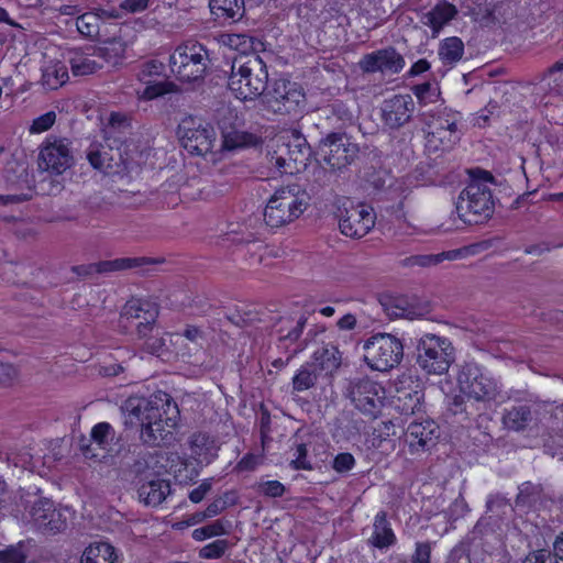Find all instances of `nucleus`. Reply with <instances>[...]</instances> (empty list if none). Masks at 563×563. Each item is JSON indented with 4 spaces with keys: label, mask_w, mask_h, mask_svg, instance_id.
<instances>
[{
    "label": "nucleus",
    "mask_w": 563,
    "mask_h": 563,
    "mask_svg": "<svg viewBox=\"0 0 563 563\" xmlns=\"http://www.w3.org/2000/svg\"><path fill=\"white\" fill-rule=\"evenodd\" d=\"M67 79V68L59 64L46 67L42 76L43 85L49 89H56L65 84Z\"/></svg>",
    "instance_id": "obj_42"
},
{
    "label": "nucleus",
    "mask_w": 563,
    "mask_h": 563,
    "mask_svg": "<svg viewBox=\"0 0 563 563\" xmlns=\"http://www.w3.org/2000/svg\"><path fill=\"white\" fill-rule=\"evenodd\" d=\"M319 373L316 368L306 363L302 365L291 380L292 393H302L316 386Z\"/></svg>",
    "instance_id": "obj_41"
},
{
    "label": "nucleus",
    "mask_w": 563,
    "mask_h": 563,
    "mask_svg": "<svg viewBox=\"0 0 563 563\" xmlns=\"http://www.w3.org/2000/svg\"><path fill=\"white\" fill-rule=\"evenodd\" d=\"M468 400L465 399L463 395L453 396L449 404L448 409L454 416H461L462 419H467L471 412L468 411Z\"/></svg>",
    "instance_id": "obj_50"
},
{
    "label": "nucleus",
    "mask_w": 563,
    "mask_h": 563,
    "mask_svg": "<svg viewBox=\"0 0 563 563\" xmlns=\"http://www.w3.org/2000/svg\"><path fill=\"white\" fill-rule=\"evenodd\" d=\"M137 155L136 148H129L128 146L112 148L109 158H107L104 174L125 176L137 172L140 168V162L135 158Z\"/></svg>",
    "instance_id": "obj_23"
},
{
    "label": "nucleus",
    "mask_w": 563,
    "mask_h": 563,
    "mask_svg": "<svg viewBox=\"0 0 563 563\" xmlns=\"http://www.w3.org/2000/svg\"><path fill=\"white\" fill-rule=\"evenodd\" d=\"M456 380L461 393L477 401L490 400L497 395L496 383L487 377L475 363L463 364Z\"/></svg>",
    "instance_id": "obj_13"
},
{
    "label": "nucleus",
    "mask_w": 563,
    "mask_h": 563,
    "mask_svg": "<svg viewBox=\"0 0 563 563\" xmlns=\"http://www.w3.org/2000/svg\"><path fill=\"white\" fill-rule=\"evenodd\" d=\"M74 164L69 143L65 139H47L38 154L40 169L51 175H62Z\"/></svg>",
    "instance_id": "obj_15"
},
{
    "label": "nucleus",
    "mask_w": 563,
    "mask_h": 563,
    "mask_svg": "<svg viewBox=\"0 0 563 563\" xmlns=\"http://www.w3.org/2000/svg\"><path fill=\"white\" fill-rule=\"evenodd\" d=\"M166 415L165 420H163V413L155 420H150L144 424L141 429V441L148 446H162L169 444L174 439L172 430L167 428L176 427V418L179 413L178 407L176 402L172 400V407L169 410L167 408L163 409Z\"/></svg>",
    "instance_id": "obj_16"
},
{
    "label": "nucleus",
    "mask_w": 563,
    "mask_h": 563,
    "mask_svg": "<svg viewBox=\"0 0 563 563\" xmlns=\"http://www.w3.org/2000/svg\"><path fill=\"white\" fill-rule=\"evenodd\" d=\"M212 487L211 479H205L197 488L189 494V499L197 504L200 503Z\"/></svg>",
    "instance_id": "obj_62"
},
{
    "label": "nucleus",
    "mask_w": 563,
    "mask_h": 563,
    "mask_svg": "<svg viewBox=\"0 0 563 563\" xmlns=\"http://www.w3.org/2000/svg\"><path fill=\"white\" fill-rule=\"evenodd\" d=\"M158 317V307L148 300L131 299L129 300L121 313V318L126 320H150L156 321Z\"/></svg>",
    "instance_id": "obj_33"
},
{
    "label": "nucleus",
    "mask_w": 563,
    "mask_h": 563,
    "mask_svg": "<svg viewBox=\"0 0 563 563\" xmlns=\"http://www.w3.org/2000/svg\"><path fill=\"white\" fill-rule=\"evenodd\" d=\"M228 506V503L223 498H217L208 505L202 514L203 518L214 517L221 514Z\"/></svg>",
    "instance_id": "obj_63"
},
{
    "label": "nucleus",
    "mask_w": 563,
    "mask_h": 563,
    "mask_svg": "<svg viewBox=\"0 0 563 563\" xmlns=\"http://www.w3.org/2000/svg\"><path fill=\"white\" fill-rule=\"evenodd\" d=\"M268 86L266 64L257 54L240 55L233 59L228 87L240 99L262 97Z\"/></svg>",
    "instance_id": "obj_2"
},
{
    "label": "nucleus",
    "mask_w": 563,
    "mask_h": 563,
    "mask_svg": "<svg viewBox=\"0 0 563 563\" xmlns=\"http://www.w3.org/2000/svg\"><path fill=\"white\" fill-rule=\"evenodd\" d=\"M229 548V542L224 539H218L200 550V556L203 559H219Z\"/></svg>",
    "instance_id": "obj_46"
},
{
    "label": "nucleus",
    "mask_w": 563,
    "mask_h": 563,
    "mask_svg": "<svg viewBox=\"0 0 563 563\" xmlns=\"http://www.w3.org/2000/svg\"><path fill=\"white\" fill-rule=\"evenodd\" d=\"M16 375L15 368L9 364L0 362V384H9L11 383Z\"/></svg>",
    "instance_id": "obj_64"
},
{
    "label": "nucleus",
    "mask_w": 563,
    "mask_h": 563,
    "mask_svg": "<svg viewBox=\"0 0 563 563\" xmlns=\"http://www.w3.org/2000/svg\"><path fill=\"white\" fill-rule=\"evenodd\" d=\"M410 563H431V543L417 542Z\"/></svg>",
    "instance_id": "obj_56"
},
{
    "label": "nucleus",
    "mask_w": 563,
    "mask_h": 563,
    "mask_svg": "<svg viewBox=\"0 0 563 563\" xmlns=\"http://www.w3.org/2000/svg\"><path fill=\"white\" fill-rule=\"evenodd\" d=\"M290 161V165L302 172L306 169L310 155L311 148L307 143V140L298 132L292 133V140L289 141L286 147L283 150Z\"/></svg>",
    "instance_id": "obj_32"
},
{
    "label": "nucleus",
    "mask_w": 563,
    "mask_h": 563,
    "mask_svg": "<svg viewBox=\"0 0 563 563\" xmlns=\"http://www.w3.org/2000/svg\"><path fill=\"white\" fill-rule=\"evenodd\" d=\"M271 164L280 173L286 175H295L300 173L297 167L290 165V161H288L287 155L283 150L279 152H275L271 158Z\"/></svg>",
    "instance_id": "obj_49"
},
{
    "label": "nucleus",
    "mask_w": 563,
    "mask_h": 563,
    "mask_svg": "<svg viewBox=\"0 0 563 563\" xmlns=\"http://www.w3.org/2000/svg\"><path fill=\"white\" fill-rule=\"evenodd\" d=\"M455 361V349L441 335L424 333L417 340L416 363L429 375L445 374Z\"/></svg>",
    "instance_id": "obj_4"
},
{
    "label": "nucleus",
    "mask_w": 563,
    "mask_h": 563,
    "mask_svg": "<svg viewBox=\"0 0 563 563\" xmlns=\"http://www.w3.org/2000/svg\"><path fill=\"white\" fill-rule=\"evenodd\" d=\"M468 175L471 181L460 192L455 209L463 222L477 224L494 213L495 203L487 186L488 183H494V176L481 168L470 169Z\"/></svg>",
    "instance_id": "obj_1"
},
{
    "label": "nucleus",
    "mask_w": 563,
    "mask_h": 563,
    "mask_svg": "<svg viewBox=\"0 0 563 563\" xmlns=\"http://www.w3.org/2000/svg\"><path fill=\"white\" fill-rule=\"evenodd\" d=\"M339 228L342 234L352 239L365 236L375 224L373 209L364 203L347 200L339 209Z\"/></svg>",
    "instance_id": "obj_14"
},
{
    "label": "nucleus",
    "mask_w": 563,
    "mask_h": 563,
    "mask_svg": "<svg viewBox=\"0 0 563 563\" xmlns=\"http://www.w3.org/2000/svg\"><path fill=\"white\" fill-rule=\"evenodd\" d=\"M440 435L439 426L432 419L412 420L405 432V440L411 452L430 450Z\"/></svg>",
    "instance_id": "obj_18"
},
{
    "label": "nucleus",
    "mask_w": 563,
    "mask_h": 563,
    "mask_svg": "<svg viewBox=\"0 0 563 563\" xmlns=\"http://www.w3.org/2000/svg\"><path fill=\"white\" fill-rule=\"evenodd\" d=\"M33 521L43 532L56 533L67 527V518L49 499H40L31 510Z\"/></svg>",
    "instance_id": "obj_20"
},
{
    "label": "nucleus",
    "mask_w": 563,
    "mask_h": 563,
    "mask_svg": "<svg viewBox=\"0 0 563 563\" xmlns=\"http://www.w3.org/2000/svg\"><path fill=\"white\" fill-rule=\"evenodd\" d=\"M307 323V318L279 317L273 324V332L278 338V347L288 352L290 344L297 343Z\"/></svg>",
    "instance_id": "obj_22"
},
{
    "label": "nucleus",
    "mask_w": 563,
    "mask_h": 563,
    "mask_svg": "<svg viewBox=\"0 0 563 563\" xmlns=\"http://www.w3.org/2000/svg\"><path fill=\"white\" fill-rule=\"evenodd\" d=\"M115 560V550L110 543L97 542L85 549L80 563H114Z\"/></svg>",
    "instance_id": "obj_35"
},
{
    "label": "nucleus",
    "mask_w": 563,
    "mask_h": 563,
    "mask_svg": "<svg viewBox=\"0 0 563 563\" xmlns=\"http://www.w3.org/2000/svg\"><path fill=\"white\" fill-rule=\"evenodd\" d=\"M212 12L232 20H241L245 13L244 0H209Z\"/></svg>",
    "instance_id": "obj_40"
},
{
    "label": "nucleus",
    "mask_w": 563,
    "mask_h": 563,
    "mask_svg": "<svg viewBox=\"0 0 563 563\" xmlns=\"http://www.w3.org/2000/svg\"><path fill=\"white\" fill-rule=\"evenodd\" d=\"M385 310L390 318L416 319L429 313L428 305L410 301L408 298H391L384 303Z\"/></svg>",
    "instance_id": "obj_26"
},
{
    "label": "nucleus",
    "mask_w": 563,
    "mask_h": 563,
    "mask_svg": "<svg viewBox=\"0 0 563 563\" xmlns=\"http://www.w3.org/2000/svg\"><path fill=\"white\" fill-rule=\"evenodd\" d=\"M115 16L112 11L103 9L97 12H86L77 18L76 26L78 32L84 36L95 38L99 35L100 22Z\"/></svg>",
    "instance_id": "obj_34"
},
{
    "label": "nucleus",
    "mask_w": 563,
    "mask_h": 563,
    "mask_svg": "<svg viewBox=\"0 0 563 563\" xmlns=\"http://www.w3.org/2000/svg\"><path fill=\"white\" fill-rule=\"evenodd\" d=\"M522 563H559V561L550 551L542 549L529 553Z\"/></svg>",
    "instance_id": "obj_59"
},
{
    "label": "nucleus",
    "mask_w": 563,
    "mask_h": 563,
    "mask_svg": "<svg viewBox=\"0 0 563 563\" xmlns=\"http://www.w3.org/2000/svg\"><path fill=\"white\" fill-rule=\"evenodd\" d=\"M224 533L225 529L223 527V523L220 520H216L210 525L194 530L192 537L194 539L201 541L206 538L222 536Z\"/></svg>",
    "instance_id": "obj_48"
},
{
    "label": "nucleus",
    "mask_w": 563,
    "mask_h": 563,
    "mask_svg": "<svg viewBox=\"0 0 563 563\" xmlns=\"http://www.w3.org/2000/svg\"><path fill=\"white\" fill-rule=\"evenodd\" d=\"M26 554L23 552V545H10L0 551V563H25Z\"/></svg>",
    "instance_id": "obj_47"
},
{
    "label": "nucleus",
    "mask_w": 563,
    "mask_h": 563,
    "mask_svg": "<svg viewBox=\"0 0 563 563\" xmlns=\"http://www.w3.org/2000/svg\"><path fill=\"white\" fill-rule=\"evenodd\" d=\"M342 362V356L339 349L333 344H325L314 351L312 361L309 362L316 371L320 374L324 372L325 375L335 372Z\"/></svg>",
    "instance_id": "obj_30"
},
{
    "label": "nucleus",
    "mask_w": 563,
    "mask_h": 563,
    "mask_svg": "<svg viewBox=\"0 0 563 563\" xmlns=\"http://www.w3.org/2000/svg\"><path fill=\"white\" fill-rule=\"evenodd\" d=\"M514 511L509 500L500 494L490 495L486 501V517L478 520L475 528L482 525H493L499 527V522L508 519Z\"/></svg>",
    "instance_id": "obj_29"
},
{
    "label": "nucleus",
    "mask_w": 563,
    "mask_h": 563,
    "mask_svg": "<svg viewBox=\"0 0 563 563\" xmlns=\"http://www.w3.org/2000/svg\"><path fill=\"white\" fill-rule=\"evenodd\" d=\"M147 468V461L143 457H136L133 460V463L129 464L126 468L122 470V477L124 479L135 478L142 475Z\"/></svg>",
    "instance_id": "obj_55"
},
{
    "label": "nucleus",
    "mask_w": 563,
    "mask_h": 563,
    "mask_svg": "<svg viewBox=\"0 0 563 563\" xmlns=\"http://www.w3.org/2000/svg\"><path fill=\"white\" fill-rule=\"evenodd\" d=\"M464 55V43L460 37L444 38L439 46V56L444 65H455Z\"/></svg>",
    "instance_id": "obj_37"
},
{
    "label": "nucleus",
    "mask_w": 563,
    "mask_h": 563,
    "mask_svg": "<svg viewBox=\"0 0 563 563\" xmlns=\"http://www.w3.org/2000/svg\"><path fill=\"white\" fill-rule=\"evenodd\" d=\"M290 466L292 470H312V464L308 460V450L306 444L300 443L296 446L295 459L291 460Z\"/></svg>",
    "instance_id": "obj_52"
},
{
    "label": "nucleus",
    "mask_w": 563,
    "mask_h": 563,
    "mask_svg": "<svg viewBox=\"0 0 563 563\" xmlns=\"http://www.w3.org/2000/svg\"><path fill=\"white\" fill-rule=\"evenodd\" d=\"M150 0H123L120 8L130 13H139L148 8Z\"/></svg>",
    "instance_id": "obj_61"
},
{
    "label": "nucleus",
    "mask_w": 563,
    "mask_h": 563,
    "mask_svg": "<svg viewBox=\"0 0 563 563\" xmlns=\"http://www.w3.org/2000/svg\"><path fill=\"white\" fill-rule=\"evenodd\" d=\"M516 498L517 505L530 504L540 495L541 486L531 482H525L519 486Z\"/></svg>",
    "instance_id": "obj_45"
},
{
    "label": "nucleus",
    "mask_w": 563,
    "mask_h": 563,
    "mask_svg": "<svg viewBox=\"0 0 563 563\" xmlns=\"http://www.w3.org/2000/svg\"><path fill=\"white\" fill-rule=\"evenodd\" d=\"M111 151L112 147L108 145L91 144L87 151V159L95 169L104 173L108 163L107 158H109Z\"/></svg>",
    "instance_id": "obj_43"
},
{
    "label": "nucleus",
    "mask_w": 563,
    "mask_h": 563,
    "mask_svg": "<svg viewBox=\"0 0 563 563\" xmlns=\"http://www.w3.org/2000/svg\"><path fill=\"white\" fill-rule=\"evenodd\" d=\"M459 255L457 251L442 252L438 254H419L404 258L400 264L404 267H429L440 264L441 262L449 260H455Z\"/></svg>",
    "instance_id": "obj_39"
},
{
    "label": "nucleus",
    "mask_w": 563,
    "mask_h": 563,
    "mask_svg": "<svg viewBox=\"0 0 563 563\" xmlns=\"http://www.w3.org/2000/svg\"><path fill=\"white\" fill-rule=\"evenodd\" d=\"M363 349L366 364L380 372L394 368L404 357L401 341L388 333L372 335L365 341Z\"/></svg>",
    "instance_id": "obj_6"
},
{
    "label": "nucleus",
    "mask_w": 563,
    "mask_h": 563,
    "mask_svg": "<svg viewBox=\"0 0 563 563\" xmlns=\"http://www.w3.org/2000/svg\"><path fill=\"white\" fill-rule=\"evenodd\" d=\"M363 73H388L398 74L405 67V59L396 48L388 46L368 54H365L358 62Z\"/></svg>",
    "instance_id": "obj_17"
},
{
    "label": "nucleus",
    "mask_w": 563,
    "mask_h": 563,
    "mask_svg": "<svg viewBox=\"0 0 563 563\" xmlns=\"http://www.w3.org/2000/svg\"><path fill=\"white\" fill-rule=\"evenodd\" d=\"M346 395L360 411L374 419L383 407L385 389L378 383L361 377L350 382Z\"/></svg>",
    "instance_id": "obj_10"
},
{
    "label": "nucleus",
    "mask_w": 563,
    "mask_h": 563,
    "mask_svg": "<svg viewBox=\"0 0 563 563\" xmlns=\"http://www.w3.org/2000/svg\"><path fill=\"white\" fill-rule=\"evenodd\" d=\"M208 52L198 42H186L177 46L169 56L172 71L183 81H195L203 77Z\"/></svg>",
    "instance_id": "obj_7"
},
{
    "label": "nucleus",
    "mask_w": 563,
    "mask_h": 563,
    "mask_svg": "<svg viewBox=\"0 0 563 563\" xmlns=\"http://www.w3.org/2000/svg\"><path fill=\"white\" fill-rule=\"evenodd\" d=\"M70 69L75 76H87L97 73L103 67L96 54L87 55L75 53L69 59Z\"/></svg>",
    "instance_id": "obj_38"
},
{
    "label": "nucleus",
    "mask_w": 563,
    "mask_h": 563,
    "mask_svg": "<svg viewBox=\"0 0 563 563\" xmlns=\"http://www.w3.org/2000/svg\"><path fill=\"white\" fill-rule=\"evenodd\" d=\"M112 431V427L107 422L96 424L91 430L92 440L100 446L108 443V438Z\"/></svg>",
    "instance_id": "obj_58"
},
{
    "label": "nucleus",
    "mask_w": 563,
    "mask_h": 563,
    "mask_svg": "<svg viewBox=\"0 0 563 563\" xmlns=\"http://www.w3.org/2000/svg\"><path fill=\"white\" fill-rule=\"evenodd\" d=\"M355 465V459L351 453L344 452L338 454L332 463V467L338 473H346Z\"/></svg>",
    "instance_id": "obj_57"
},
{
    "label": "nucleus",
    "mask_w": 563,
    "mask_h": 563,
    "mask_svg": "<svg viewBox=\"0 0 563 563\" xmlns=\"http://www.w3.org/2000/svg\"><path fill=\"white\" fill-rule=\"evenodd\" d=\"M165 340L159 335L148 336L144 343V349L153 355H162L165 350Z\"/></svg>",
    "instance_id": "obj_60"
},
{
    "label": "nucleus",
    "mask_w": 563,
    "mask_h": 563,
    "mask_svg": "<svg viewBox=\"0 0 563 563\" xmlns=\"http://www.w3.org/2000/svg\"><path fill=\"white\" fill-rule=\"evenodd\" d=\"M319 151L332 170H343L358 156L360 147L346 133L332 132L320 140Z\"/></svg>",
    "instance_id": "obj_9"
},
{
    "label": "nucleus",
    "mask_w": 563,
    "mask_h": 563,
    "mask_svg": "<svg viewBox=\"0 0 563 563\" xmlns=\"http://www.w3.org/2000/svg\"><path fill=\"white\" fill-rule=\"evenodd\" d=\"M137 493L140 500L146 506L156 507L170 494V483L163 478H154L143 483Z\"/></svg>",
    "instance_id": "obj_31"
},
{
    "label": "nucleus",
    "mask_w": 563,
    "mask_h": 563,
    "mask_svg": "<svg viewBox=\"0 0 563 563\" xmlns=\"http://www.w3.org/2000/svg\"><path fill=\"white\" fill-rule=\"evenodd\" d=\"M261 100L267 111L290 114L297 113L303 107L306 97L297 82L279 78L267 86Z\"/></svg>",
    "instance_id": "obj_5"
},
{
    "label": "nucleus",
    "mask_w": 563,
    "mask_h": 563,
    "mask_svg": "<svg viewBox=\"0 0 563 563\" xmlns=\"http://www.w3.org/2000/svg\"><path fill=\"white\" fill-rule=\"evenodd\" d=\"M161 262L162 261L159 260L145 256L120 257L114 260L100 261L97 262V273L100 275H110L126 269L142 268V273L145 274L150 272V269L145 267Z\"/></svg>",
    "instance_id": "obj_25"
},
{
    "label": "nucleus",
    "mask_w": 563,
    "mask_h": 563,
    "mask_svg": "<svg viewBox=\"0 0 563 563\" xmlns=\"http://www.w3.org/2000/svg\"><path fill=\"white\" fill-rule=\"evenodd\" d=\"M420 120L428 126V135L439 141L444 147H452L459 140L457 123L460 115L451 110L421 111Z\"/></svg>",
    "instance_id": "obj_12"
},
{
    "label": "nucleus",
    "mask_w": 563,
    "mask_h": 563,
    "mask_svg": "<svg viewBox=\"0 0 563 563\" xmlns=\"http://www.w3.org/2000/svg\"><path fill=\"white\" fill-rule=\"evenodd\" d=\"M286 488L279 481L263 482L257 485V492L267 497H282Z\"/></svg>",
    "instance_id": "obj_53"
},
{
    "label": "nucleus",
    "mask_w": 563,
    "mask_h": 563,
    "mask_svg": "<svg viewBox=\"0 0 563 563\" xmlns=\"http://www.w3.org/2000/svg\"><path fill=\"white\" fill-rule=\"evenodd\" d=\"M222 136V147L228 151H234L243 147L256 146L261 143V137L256 134L241 131L233 125H227L225 122H219Z\"/></svg>",
    "instance_id": "obj_27"
},
{
    "label": "nucleus",
    "mask_w": 563,
    "mask_h": 563,
    "mask_svg": "<svg viewBox=\"0 0 563 563\" xmlns=\"http://www.w3.org/2000/svg\"><path fill=\"white\" fill-rule=\"evenodd\" d=\"M56 121V113L54 111H48L37 118H35L30 126V132L32 134L42 133L52 128V125Z\"/></svg>",
    "instance_id": "obj_51"
},
{
    "label": "nucleus",
    "mask_w": 563,
    "mask_h": 563,
    "mask_svg": "<svg viewBox=\"0 0 563 563\" xmlns=\"http://www.w3.org/2000/svg\"><path fill=\"white\" fill-rule=\"evenodd\" d=\"M164 69L163 63L152 59L142 65L137 77L141 81L146 84L144 89V97L147 99H154L163 96L167 92L173 91L174 84L167 81H152L150 78L153 76H159Z\"/></svg>",
    "instance_id": "obj_24"
},
{
    "label": "nucleus",
    "mask_w": 563,
    "mask_h": 563,
    "mask_svg": "<svg viewBox=\"0 0 563 563\" xmlns=\"http://www.w3.org/2000/svg\"><path fill=\"white\" fill-rule=\"evenodd\" d=\"M413 95L417 97L420 106L424 107L429 102L433 101V97H438V95L432 91V87L430 82H423L420 85H416L411 88Z\"/></svg>",
    "instance_id": "obj_54"
},
{
    "label": "nucleus",
    "mask_w": 563,
    "mask_h": 563,
    "mask_svg": "<svg viewBox=\"0 0 563 563\" xmlns=\"http://www.w3.org/2000/svg\"><path fill=\"white\" fill-rule=\"evenodd\" d=\"M309 196L298 184L278 188L264 210V221L272 228H280L298 219L307 209Z\"/></svg>",
    "instance_id": "obj_3"
},
{
    "label": "nucleus",
    "mask_w": 563,
    "mask_h": 563,
    "mask_svg": "<svg viewBox=\"0 0 563 563\" xmlns=\"http://www.w3.org/2000/svg\"><path fill=\"white\" fill-rule=\"evenodd\" d=\"M457 14V10L455 5L451 3H443L441 5H437L430 12V22L433 27H441L446 24Z\"/></svg>",
    "instance_id": "obj_44"
},
{
    "label": "nucleus",
    "mask_w": 563,
    "mask_h": 563,
    "mask_svg": "<svg viewBox=\"0 0 563 563\" xmlns=\"http://www.w3.org/2000/svg\"><path fill=\"white\" fill-rule=\"evenodd\" d=\"M126 45L120 38H112L106 41L103 46L95 49L96 57L106 62L109 65L115 66L124 57Z\"/></svg>",
    "instance_id": "obj_36"
},
{
    "label": "nucleus",
    "mask_w": 563,
    "mask_h": 563,
    "mask_svg": "<svg viewBox=\"0 0 563 563\" xmlns=\"http://www.w3.org/2000/svg\"><path fill=\"white\" fill-rule=\"evenodd\" d=\"M396 542L397 538L387 519V512L380 510L374 518L373 533L367 543L373 548L383 550L395 545Z\"/></svg>",
    "instance_id": "obj_28"
},
{
    "label": "nucleus",
    "mask_w": 563,
    "mask_h": 563,
    "mask_svg": "<svg viewBox=\"0 0 563 563\" xmlns=\"http://www.w3.org/2000/svg\"><path fill=\"white\" fill-rule=\"evenodd\" d=\"M167 407V410L172 407V398L166 393H158L150 398L132 396L129 397L123 406L122 410L128 416V423L141 424V429L150 420H155L161 416V409Z\"/></svg>",
    "instance_id": "obj_11"
},
{
    "label": "nucleus",
    "mask_w": 563,
    "mask_h": 563,
    "mask_svg": "<svg viewBox=\"0 0 563 563\" xmlns=\"http://www.w3.org/2000/svg\"><path fill=\"white\" fill-rule=\"evenodd\" d=\"M539 405L517 404L505 410L503 422L505 427L512 431H522L539 422Z\"/></svg>",
    "instance_id": "obj_21"
},
{
    "label": "nucleus",
    "mask_w": 563,
    "mask_h": 563,
    "mask_svg": "<svg viewBox=\"0 0 563 563\" xmlns=\"http://www.w3.org/2000/svg\"><path fill=\"white\" fill-rule=\"evenodd\" d=\"M415 111V101L410 95H396L383 102V120L390 129H399L408 123Z\"/></svg>",
    "instance_id": "obj_19"
},
{
    "label": "nucleus",
    "mask_w": 563,
    "mask_h": 563,
    "mask_svg": "<svg viewBox=\"0 0 563 563\" xmlns=\"http://www.w3.org/2000/svg\"><path fill=\"white\" fill-rule=\"evenodd\" d=\"M181 145L191 155L205 156L211 153L217 141L214 128L201 119L187 117L178 126Z\"/></svg>",
    "instance_id": "obj_8"
}]
</instances>
